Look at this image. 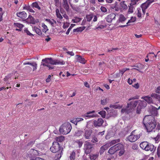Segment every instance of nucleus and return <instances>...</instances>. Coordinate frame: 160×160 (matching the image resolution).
<instances>
[{
    "label": "nucleus",
    "instance_id": "864d4df0",
    "mask_svg": "<svg viewBox=\"0 0 160 160\" xmlns=\"http://www.w3.org/2000/svg\"><path fill=\"white\" fill-rule=\"evenodd\" d=\"M100 9L101 11L104 13L106 12L107 11L106 8L103 6H101L100 8Z\"/></svg>",
    "mask_w": 160,
    "mask_h": 160
},
{
    "label": "nucleus",
    "instance_id": "6e6d98bb",
    "mask_svg": "<svg viewBox=\"0 0 160 160\" xmlns=\"http://www.w3.org/2000/svg\"><path fill=\"white\" fill-rule=\"evenodd\" d=\"M69 25V23L68 22H64L63 26V28H66L68 27Z\"/></svg>",
    "mask_w": 160,
    "mask_h": 160
},
{
    "label": "nucleus",
    "instance_id": "39448f33",
    "mask_svg": "<svg viewBox=\"0 0 160 160\" xmlns=\"http://www.w3.org/2000/svg\"><path fill=\"white\" fill-rule=\"evenodd\" d=\"M135 132L136 130H135L132 131L131 132L130 135L127 137L126 138L127 141L128 140L131 142H134L140 138V134H137Z\"/></svg>",
    "mask_w": 160,
    "mask_h": 160
},
{
    "label": "nucleus",
    "instance_id": "f704fd0d",
    "mask_svg": "<svg viewBox=\"0 0 160 160\" xmlns=\"http://www.w3.org/2000/svg\"><path fill=\"white\" fill-rule=\"evenodd\" d=\"M120 6L121 9H126L128 8V7L127 5L124 4L123 2H121L120 3Z\"/></svg>",
    "mask_w": 160,
    "mask_h": 160
},
{
    "label": "nucleus",
    "instance_id": "e433bc0d",
    "mask_svg": "<svg viewBox=\"0 0 160 160\" xmlns=\"http://www.w3.org/2000/svg\"><path fill=\"white\" fill-rule=\"evenodd\" d=\"M133 5L132 4V2L130 4V6H129L128 12L132 13L133 12L134 7Z\"/></svg>",
    "mask_w": 160,
    "mask_h": 160
},
{
    "label": "nucleus",
    "instance_id": "20e7f679",
    "mask_svg": "<svg viewBox=\"0 0 160 160\" xmlns=\"http://www.w3.org/2000/svg\"><path fill=\"white\" fill-rule=\"evenodd\" d=\"M72 129L71 124L69 123H64L60 127L59 131L60 133L62 134H67Z\"/></svg>",
    "mask_w": 160,
    "mask_h": 160
},
{
    "label": "nucleus",
    "instance_id": "58836bf2",
    "mask_svg": "<svg viewBox=\"0 0 160 160\" xmlns=\"http://www.w3.org/2000/svg\"><path fill=\"white\" fill-rule=\"evenodd\" d=\"M110 107L111 108H114V109H120L122 108V106H120L119 105H112L110 106Z\"/></svg>",
    "mask_w": 160,
    "mask_h": 160
},
{
    "label": "nucleus",
    "instance_id": "79ce46f5",
    "mask_svg": "<svg viewBox=\"0 0 160 160\" xmlns=\"http://www.w3.org/2000/svg\"><path fill=\"white\" fill-rule=\"evenodd\" d=\"M98 113L101 115L102 117L104 118L106 116V112L104 111H101L98 112Z\"/></svg>",
    "mask_w": 160,
    "mask_h": 160
},
{
    "label": "nucleus",
    "instance_id": "bf43d9fd",
    "mask_svg": "<svg viewBox=\"0 0 160 160\" xmlns=\"http://www.w3.org/2000/svg\"><path fill=\"white\" fill-rule=\"evenodd\" d=\"M132 86L136 89H138L139 87V84L138 83H137L133 85Z\"/></svg>",
    "mask_w": 160,
    "mask_h": 160
},
{
    "label": "nucleus",
    "instance_id": "338daca9",
    "mask_svg": "<svg viewBox=\"0 0 160 160\" xmlns=\"http://www.w3.org/2000/svg\"><path fill=\"white\" fill-rule=\"evenodd\" d=\"M152 109L155 110V111H156V114H157V110H159V109H160V106H159L158 108L155 107H153V108H152Z\"/></svg>",
    "mask_w": 160,
    "mask_h": 160
},
{
    "label": "nucleus",
    "instance_id": "69168bd1",
    "mask_svg": "<svg viewBox=\"0 0 160 160\" xmlns=\"http://www.w3.org/2000/svg\"><path fill=\"white\" fill-rule=\"evenodd\" d=\"M98 157L97 155H94L90 157L91 159H95Z\"/></svg>",
    "mask_w": 160,
    "mask_h": 160
},
{
    "label": "nucleus",
    "instance_id": "052dcab7",
    "mask_svg": "<svg viewBox=\"0 0 160 160\" xmlns=\"http://www.w3.org/2000/svg\"><path fill=\"white\" fill-rule=\"evenodd\" d=\"M26 9L28 10L30 12H34V11L33 9H32V8H30V7H27Z\"/></svg>",
    "mask_w": 160,
    "mask_h": 160
},
{
    "label": "nucleus",
    "instance_id": "a19ab883",
    "mask_svg": "<svg viewBox=\"0 0 160 160\" xmlns=\"http://www.w3.org/2000/svg\"><path fill=\"white\" fill-rule=\"evenodd\" d=\"M33 67V71H34L37 69V64L36 62H34L32 63L31 65Z\"/></svg>",
    "mask_w": 160,
    "mask_h": 160
},
{
    "label": "nucleus",
    "instance_id": "e2e57ef3",
    "mask_svg": "<svg viewBox=\"0 0 160 160\" xmlns=\"http://www.w3.org/2000/svg\"><path fill=\"white\" fill-rule=\"evenodd\" d=\"M51 76L49 75L48 76V78L46 80V82H49L51 81Z\"/></svg>",
    "mask_w": 160,
    "mask_h": 160
},
{
    "label": "nucleus",
    "instance_id": "ea45409f",
    "mask_svg": "<svg viewBox=\"0 0 160 160\" xmlns=\"http://www.w3.org/2000/svg\"><path fill=\"white\" fill-rule=\"evenodd\" d=\"M32 6L33 7L35 8L38 9L39 10H40L41 9L40 7L39 6L38 3L37 2L33 3L32 4Z\"/></svg>",
    "mask_w": 160,
    "mask_h": 160
},
{
    "label": "nucleus",
    "instance_id": "a878e982",
    "mask_svg": "<svg viewBox=\"0 0 160 160\" xmlns=\"http://www.w3.org/2000/svg\"><path fill=\"white\" fill-rule=\"evenodd\" d=\"M148 143L147 142H142L140 144V146L142 149L145 150L147 146L148 145Z\"/></svg>",
    "mask_w": 160,
    "mask_h": 160
},
{
    "label": "nucleus",
    "instance_id": "f03ea898",
    "mask_svg": "<svg viewBox=\"0 0 160 160\" xmlns=\"http://www.w3.org/2000/svg\"><path fill=\"white\" fill-rule=\"evenodd\" d=\"M143 124L148 132L153 131L156 125L154 118L150 115L146 116L144 117L143 119Z\"/></svg>",
    "mask_w": 160,
    "mask_h": 160
},
{
    "label": "nucleus",
    "instance_id": "1a4fd4ad",
    "mask_svg": "<svg viewBox=\"0 0 160 160\" xmlns=\"http://www.w3.org/2000/svg\"><path fill=\"white\" fill-rule=\"evenodd\" d=\"M95 112V111L94 110L88 112L82 115V116L83 118H95L96 117V115L93 114Z\"/></svg>",
    "mask_w": 160,
    "mask_h": 160
},
{
    "label": "nucleus",
    "instance_id": "3c124183",
    "mask_svg": "<svg viewBox=\"0 0 160 160\" xmlns=\"http://www.w3.org/2000/svg\"><path fill=\"white\" fill-rule=\"evenodd\" d=\"M125 150L124 149V148H123L122 149L120 150L119 153V156H121L124 153Z\"/></svg>",
    "mask_w": 160,
    "mask_h": 160
},
{
    "label": "nucleus",
    "instance_id": "cd10ccee",
    "mask_svg": "<svg viewBox=\"0 0 160 160\" xmlns=\"http://www.w3.org/2000/svg\"><path fill=\"white\" fill-rule=\"evenodd\" d=\"M83 131L81 130H78L75 132V135L79 137L83 134Z\"/></svg>",
    "mask_w": 160,
    "mask_h": 160
},
{
    "label": "nucleus",
    "instance_id": "aec40b11",
    "mask_svg": "<svg viewBox=\"0 0 160 160\" xmlns=\"http://www.w3.org/2000/svg\"><path fill=\"white\" fill-rule=\"evenodd\" d=\"M115 147V149L116 150V151L119 150H120L123 148H124L123 145L122 144L120 143H118L115 145L113 146Z\"/></svg>",
    "mask_w": 160,
    "mask_h": 160
},
{
    "label": "nucleus",
    "instance_id": "c03bdc74",
    "mask_svg": "<svg viewBox=\"0 0 160 160\" xmlns=\"http://www.w3.org/2000/svg\"><path fill=\"white\" fill-rule=\"evenodd\" d=\"M24 32L26 33L29 36H33V35L30 33L29 31L28 30L27 28H25L24 30Z\"/></svg>",
    "mask_w": 160,
    "mask_h": 160
},
{
    "label": "nucleus",
    "instance_id": "5701e85b",
    "mask_svg": "<svg viewBox=\"0 0 160 160\" xmlns=\"http://www.w3.org/2000/svg\"><path fill=\"white\" fill-rule=\"evenodd\" d=\"M126 20V18L125 17L124 15L121 14L119 15V18L118 19V21L119 22L123 23Z\"/></svg>",
    "mask_w": 160,
    "mask_h": 160
},
{
    "label": "nucleus",
    "instance_id": "4468645a",
    "mask_svg": "<svg viewBox=\"0 0 160 160\" xmlns=\"http://www.w3.org/2000/svg\"><path fill=\"white\" fill-rule=\"evenodd\" d=\"M62 5L63 7L67 11H69V6L67 0H62Z\"/></svg>",
    "mask_w": 160,
    "mask_h": 160
},
{
    "label": "nucleus",
    "instance_id": "4c0bfd02",
    "mask_svg": "<svg viewBox=\"0 0 160 160\" xmlns=\"http://www.w3.org/2000/svg\"><path fill=\"white\" fill-rule=\"evenodd\" d=\"M75 154L74 151L72 152L70 154V160H74L75 159Z\"/></svg>",
    "mask_w": 160,
    "mask_h": 160
},
{
    "label": "nucleus",
    "instance_id": "f8f14e48",
    "mask_svg": "<svg viewBox=\"0 0 160 160\" xmlns=\"http://www.w3.org/2000/svg\"><path fill=\"white\" fill-rule=\"evenodd\" d=\"M75 59L77 60L76 62H80L83 64H84L87 61L81 56L76 55L75 56Z\"/></svg>",
    "mask_w": 160,
    "mask_h": 160
},
{
    "label": "nucleus",
    "instance_id": "393cba45",
    "mask_svg": "<svg viewBox=\"0 0 160 160\" xmlns=\"http://www.w3.org/2000/svg\"><path fill=\"white\" fill-rule=\"evenodd\" d=\"M85 28L84 27H81L78 28L76 29L73 30V32H80L83 31Z\"/></svg>",
    "mask_w": 160,
    "mask_h": 160
},
{
    "label": "nucleus",
    "instance_id": "2f4dec72",
    "mask_svg": "<svg viewBox=\"0 0 160 160\" xmlns=\"http://www.w3.org/2000/svg\"><path fill=\"white\" fill-rule=\"evenodd\" d=\"M33 30H34L36 33L39 35H41L42 34V32L41 30L39 28L36 27H34L33 29Z\"/></svg>",
    "mask_w": 160,
    "mask_h": 160
},
{
    "label": "nucleus",
    "instance_id": "6ab92c4d",
    "mask_svg": "<svg viewBox=\"0 0 160 160\" xmlns=\"http://www.w3.org/2000/svg\"><path fill=\"white\" fill-rule=\"evenodd\" d=\"M120 141V140L119 139H117L113 140L111 141V142H109L108 143H107V144H108L109 147L119 142Z\"/></svg>",
    "mask_w": 160,
    "mask_h": 160
},
{
    "label": "nucleus",
    "instance_id": "09e8293b",
    "mask_svg": "<svg viewBox=\"0 0 160 160\" xmlns=\"http://www.w3.org/2000/svg\"><path fill=\"white\" fill-rule=\"evenodd\" d=\"M83 120V119L82 118H76L75 122H76V123L75 124L76 125L77 124V123L79 122L82 121Z\"/></svg>",
    "mask_w": 160,
    "mask_h": 160
},
{
    "label": "nucleus",
    "instance_id": "de8ad7c7",
    "mask_svg": "<svg viewBox=\"0 0 160 160\" xmlns=\"http://www.w3.org/2000/svg\"><path fill=\"white\" fill-rule=\"evenodd\" d=\"M81 20V19L80 18H76L75 19H72V21L73 22L77 23L80 22Z\"/></svg>",
    "mask_w": 160,
    "mask_h": 160
},
{
    "label": "nucleus",
    "instance_id": "774afa93",
    "mask_svg": "<svg viewBox=\"0 0 160 160\" xmlns=\"http://www.w3.org/2000/svg\"><path fill=\"white\" fill-rule=\"evenodd\" d=\"M68 54L70 55L71 56H73L74 55V54L72 52L68 51L67 52Z\"/></svg>",
    "mask_w": 160,
    "mask_h": 160
},
{
    "label": "nucleus",
    "instance_id": "bb28decb",
    "mask_svg": "<svg viewBox=\"0 0 160 160\" xmlns=\"http://www.w3.org/2000/svg\"><path fill=\"white\" fill-rule=\"evenodd\" d=\"M116 152V150L114 146L111 147L109 149L108 152L110 154H113Z\"/></svg>",
    "mask_w": 160,
    "mask_h": 160
},
{
    "label": "nucleus",
    "instance_id": "473e14b6",
    "mask_svg": "<svg viewBox=\"0 0 160 160\" xmlns=\"http://www.w3.org/2000/svg\"><path fill=\"white\" fill-rule=\"evenodd\" d=\"M148 4L146 2L143 3L141 5V7L142 9H146L149 7Z\"/></svg>",
    "mask_w": 160,
    "mask_h": 160
},
{
    "label": "nucleus",
    "instance_id": "7c9ffc66",
    "mask_svg": "<svg viewBox=\"0 0 160 160\" xmlns=\"http://www.w3.org/2000/svg\"><path fill=\"white\" fill-rule=\"evenodd\" d=\"M109 99L108 98H103L101 100V104L103 105H105L107 103Z\"/></svg>",
    "mask_w": 160,
    "mask_h": 160
},
{
    "label": "nucleus",
    "instance_id": "8fccbe9b",
    "mask_svg": "<svg viewBox=\"0 0 160 160\" xmlns=\"http://www.w3.org/2000/svg\"><path fill=\"white\" fill-rule=\"evenodd\" d=\"M157 154L158 157H160V144L158 146V147L157 152Z\"/></svg>",
    "mask_w": 160,
    "mask_h": 160
},
{
    "label": "nucleus",
    "instance_id": "49530a36",
    "mask_svg": "<svg viewBox=\"0 0 160 160\" xmlns=\"http://www.w3.org/2000/svg\"><path fill=\"white\" fill-rule=\"evenodd\" d=\"M155 92L156 93L160 94V86L158 87L155 89Z\"/></svg>",
    "mask_w": 160,
    "mask_h": 160
},
{
    "label": "nucleus",
    "instance_id": "f257e3e1",
    "mask_svg": "<svg viewBox=\"0 0 160 160\" xmlns=\"http://www.w3.org/2000/svg\"><path fill=\"white\" fill-rule=\"evenodd\" d=\"M147 105L146 102L144 101L139 100L131 101L130 103H128L127 106L126 108L122 109L121 112H127L128 113L131 112L132 110L137 106L136 112L139 114L140 113L141 109L146 107Z\"/></svg>",
    "mask_w": 160,
    "mask_h": 160
},
{
    "label": "nucleus",
    "instance_id": "9d476101",
    "mask_svg": "<svg viewBox=\"0 0 160 160\" xmlns=\"http://www.w3.org/2000/svg\"><path fill=\"white\" fill-rule=\"evenodd\" d=\"M152 97L151 96H146L142 97L141 98V99L144 100L146 102H147L149 104H151L153 103V100L152 98Z\"/></svg>",
    "mask_w": 160,
    "mask_h": 160
},
{
    "label": "nucleus",
    "instance_id": "7ed1b4c3",
    "mask_svg": "<svg viewBox=\"0 0 160 160\" xmlns=\"http://www.w3.org/2000/svg\"><path fill=\"white\" fill-rule=\"evenodd\" d=\"M65 62L62 60H59L58 59H53L52 58H46L42 60V62L41 65V66L42 65L43 66H48V64H50L52 65H63L65 64Z\"/></svg>",
    "mask_w": 160,
    "mask_h": 160
},
{
    "label": "nucleus",
    "instance_id": "423d86ee",
    "mask_svg": "<svg viewBox=\"0 0 160 160\" xmlns=\"http://www.w3.org/2000/svg\"><path fill=\"white\" fill-rule=\"evenodd\" d=\"M51 151L53 153L59 152L60 151L63 150V149L60 147L58 142H54L52 143V146L50 148Z\"/></svg>",
    "mask_w": 160,
    "mask_h": 160
},
{
    "label": "nucleus",
    "instance_id": "ddd939ff",
    "mask_svg": "<svg viewBox=\"0 0 160 160\" xmlns=\"http://www.w3.org/2000/svg\"><path fill=\"white\" fill-rule=\"evenodd\" d=\"M116 16V15L114 13H111L108 15L106 18V21L108 22H111L113 19H115Z\"/></svg>",
    "mask_w": 160,
    "mask_h": 160
},
{
    "label": "nucleus",
    "instance_id": "c756f323",
    "mask_svg": "<svg viewBox=\"0 0 160 160\" xmlns=\"http://www.w3.org/2000/svg\"><path fill=\"white\" fill-rule=\"evenodd\" d=\"M42 26L43 28L42 29V32L46 33L47 31H48V27L44 23H42Z\"/></svg>",
    "mask_w": 160,
    "mask_h": 160
},
{
    "label": "nucleus",
    "instance_id": "412c9836",
    "mask_svg": "<svg viewBox=\"0 0 160 160\" xmlns=\"http://www.w3.org/2000/svg\"><path fill=\"white\" fill-rule=\"evenodd\" d=\"M151 96L152 97L157 99L160 103V95L156 93H152Z\"/></svg>",
    "mask_w": 160,
    "mask_h": 160
},
{
    "label": "nucleus",
    "instance_id": "a211bd4d",
    "mask_svg": "<svg viewBox=\"0 0 160 160\" xmlns=\"http://www.w3.org/2000/svg\"><path fill=\"white\" fill-rule=\"evenodd\" d=\"M83 143V141L81 139H79L75 141L74 144L77 147L80 148L82 146Z\"/></svg>",
    "mask_w": 160,
    "mask_h": 160
},
{
    "label": "nucleus",
    "instance_id": "72a5a7b5",
    "mask_svg": "<svg viewBox=\"0 0 160 160\" xmlns=\"http://www.w3.org/2000/svg\"><path fill=\"white\" fill-rule=\"evenodd\" d=\"M46 21L50 24L52 26H53L54 23H56V22L53 19H52V20L49 19H46Z\"/></svg>",
    "mask_w": 160,
    "mask_h": 160
},
{
    "label": "nucleus",
    "instance_id": "dca6fc26",
    "mask_svg": "<svg viewBox=\"0 0 160 160\" xmlns=\"http://www.w3.org/2000/svg\"><path fill=\"white\" fill-rule=\"evenodd\" d=\"M154 148V146L151 144L148 143V145L147 146L146 148H145V150L146 151H150L151 152L154 149H155Z\"/></svg>",
    "mask_w": 160,
    "mask_h": 160
},
{
    "label": "nucleus",
    "instance_id": "b1692460",
    "mask_svg": "<svg viewBox=\"0 0 160 160\" xmlns=\"http://www.w3.org/2000/svg\"><path fill=\"white\" fill-rule=\"evenodd\" d=\"M65 139V137L64 136H61L56 137L55 138L56 142H63Z\"/></svg>",
    "mask_w": 160,
    "mask_h": 160
},
{
    "label": "nucleus",
    "instance_id": "4be33fe9",
    "mask_svg": "<svg viewBox=\"0 0 160 160\" xmlns=\"http://www.w3.org/2000/svg\"><path fill=\"white\" fill-rule=\"evenodd\" d=\"M55 156L54 157L55 160H59L61 158L62 153V151H60L59 152H57Z\"/></svg>",
    "mask_w": 160,
    "mask_h": 160
},
{
    "label": "nucleus",
    "instance_id": "0e129e2a",
    "mask_svg": "<svg viewBox=\"0 0 160 160\" xmlns=\"http://www.w3.org/2000/svg\"><path fill=\"white\" fill-rule=\"evenodd\" d=\"M84 85L87 88H89L90 87L89 84L87 82H84Z\"/></svg>",
    "mask_w": 160,
    "mask_h": 160
},
{
    "label": "nucleus",
    "instance_id": "c9c22d12",
    "mask_svg": "<svg viewBox=\"0 0 160 160\" xmlns=\"http://www.w3.org/2000/svg\"><path fill=\"white\" fill-rule=\"evenodd\" d=\"M13 25L15 27L18 28H22L24 27V26L22 24L20 23H14Z\"/></svg>",
    "mask_w": 160,
    "mask_h": 160
},
{
    "label": "nucleus",
    "instance_id": "0eeeda50",
    "mask_svg": "<svg viewBox=\"0 0 160 160\" xmlns=\"http://www.w3.org/2000/svg\"><path fill=\"white\" fill-rule=\"evenodd\" d=\"M92 144L89 142H86L84 144V149L85 152L86 154H88L90 153L92 150Z\"/></svg>",
    "mask_w": 160,
    "mask_h": 160
},
{
    "label": "nucleus",
    "instance_id": "c85d7f7f",
    "mask_svg": "<svg viewBox=\"0 0 160 160\" xmlns=\"http://www.w3.org/2000/svg\"><path fill=\"white\" fill-rule=\"evenodd\" d=\"M56 12L57 17L58 18L60 19H62L63 17L60 13L58 9H56Z\"/></svg>",
    "mask_w": 160,
    "mask_h": 160
},
{
    "label": "nucleus",
    "instance_id": "5fc2aeb1",
    "mask_svg": "<svg viewBox=\"0 0 160 160\" xmlns=\"http://www.w3.org/2000/svg\"><path fill=\"white\" fill-rule=\"evenodd\" d=\"M91 141L93 143H95L98 141V140L96 137H94L92 138Z\"/></svg>",
    "mask_w": 160,
    "mask_h": 160
},
{
    "label": "nucleus",
    "instance_id": "4d7b16f0",
    "mask_svg": "<svg viewBox=\"0 0 160 160\" xmlns=\"http://www.w3.org/2000/svg\"><path fill=\"white\" fill-rule=\"evenodd\" d=\"M105 64V63L104 62H99V66L100 67H102L104 66Z\"/></svg>",
    "mask_w": 160,
    "mask_h": 160
},
{
    "label": "nucleus",
    "instance_id": "a18cd8bd",
    "mask_svg": "<svg viewBox=\"0 0 160 160\" xmlns=\"http://www.w3.org/2000/svg\"><path fill=\"white\" fill-rule=\"evenodd\" d=\"M87 21H90L93 18V16L92 15H88L86 17Z\"/></svg>",
    "mask_w": 160,
    "mask_h": 160
},
{
    "label": "nucleus",
    "instance_id": "37998d69",
    "mask_svg": "<svg viewBox=\"0 0 160 160\" xmlns=\"http://www.w3.org/2000/svg\"><path fill=\"white\" fill-rule=\"evenodd\" d=\"M12 76V74L10 73L8 74L5 78H4V80L5 81H7L8 79H9L10 78H11Z\"/></svg>",
    "mask_w": 160,
    "mask_h": 160
},
{
    "label": "nucleus",
    "instance_id": "6e6552de",
    "mask_svg": "<svg viewBox=\"0 0 160 160\" xmlns=\"http://www.w3.org/2000/svg\"><path fill=\"white\" fill-rule=\"evenodd\" d=\"M92 133V131L91 129H84L83 136L86 139H90L91 137Z\"/></svg>",
    "mask_w": 160,
    "mask_h": 160
},
{
    "label": "nucleus",
    "instance_id": "f3484780",
    "mask_svg": "<svg viewBox=\"0 0 160 160\" xmlns=\"http://www.w3.org/2000/svg\"><path fill=\"white\" fill-rule=\"evenodd\" d=\"M109 146L108 144H107L102 146L100 148L99 151L100 154L101 155L104 152L105 150L107 149L109 147Z\"/></svg>",
    "mask_w": 160,
    "mask_h": 160
},
{
    "label": "nucleus",
    "instance_id": "9b49d317",
    "mask_svg": "<svg viewBox=\"0 0 160 160\" xmlns=\"http://www.w3.org/2000/svg\"><path fill=\"white\" fill-rule=\"evenodd\" d=\"M103 122L104 121L102 118H99L97 120H94L93 124L95 127H99L102 125Z\"/></svg>",
    "mask_w": 160,
    "mask_h": 160
},
{
    "label": "nucleus",
    "instance_id": "603ef678",
    "mask_svg": "<svg viewBox=\"0 0 160 160\" xmlns=\"http://www.w3.org/2000/svg\"><path fill=\"white\" fill-rule=\"evenodd\" d=\"M136 21V18L135 17H132L130 20H129L128 22L127 23V24H128L129 23L131 22H134Z\"/></svg>",
    "mask_w": 160,
    "mask_h": 160
},
{
    "label": "nucleus",
    "instance_id": "2eb2a0df",
    "mask_svg": "<svg viewBox=\"0 0 160 160\" xmlns=\"http://www.w3.org/2000/svg\"><path fill=\"white\" fill-rule=\"evenodd\" d=\"M17 15L18 17L21 18H25L27 16L26 12L24 11L18 12L17 13Z\"/></svg>",
    "mask_w": 160,
    "mask_h": 160
},
{
    "label": "nucleus",
    "instance_id": "13d9d810",
    "mask_svg": "<svg viewBox=\"0 0 160 160\" xmlns=\"http://www.w3.org/2000/svg\"><path fill=\"white\" fill-rule=\"evenodd\" d=\"M138 148V146L136 144H133L132 147V148L133 150H137Z\"/></svg>",
    "mask_w": 160,
    "mask_h": 160
},
{
    "label": "nucleus",
    "instance_id": "680f3d73",
    "mask_svg": "<svg viewBox=\"0 0 160 160\" xmlns=\"http://www.w3.org/2000/svg\"><path fill=\"white\" fill-rule=\"evenodd\" d=\"M154 1V0H148L146 2L148 4V5L149 6Z\"/></svg>",
    "mask_w": 160,
    "mask_h": 160
}]
</instances>
